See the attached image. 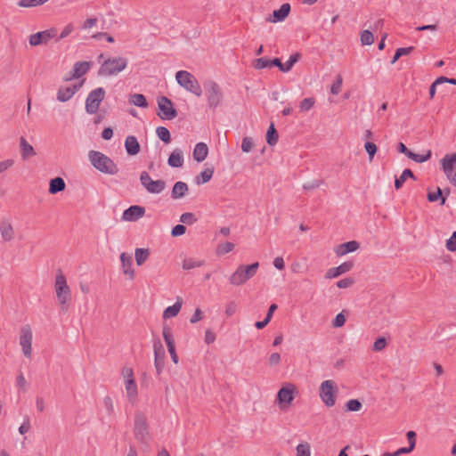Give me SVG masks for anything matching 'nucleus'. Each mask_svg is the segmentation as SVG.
<instances>
[{
    "label": "nucleus",
    "mask_w": 456,
    "mask_h": 456,
    "mask_svg": "<svg viewBox=\"0 0 456 456\" xmlns=\"http://www.w3.org/2000/svg\"><path fill=\"white\" fill-rule=\"evenodd\" d=\"M88 158L91 165L99 172L110 175L118 173L117 164L104 153L92 150L88 153Z\"/></svg>",
    "instance_id": "obj_1"
},
{
    "label": "nucleus",
    "mask_w": 456,
    "mask_h": 456,
    "mask_svg": "<svg viewBox=\"0 0 456 456\" xmlns=\"http://www.w3.org/2000/svg\"><path fill=\"white\" fill-rule=\"evenodd\" d=\"M55 292L62 311L68 310V302L71 299V291L67 284L66 277L61 270L55 278Z\"/></svg>",
    "instance_id": "obj_2"
},
{
    "label": "nucleus",
    "mask_w": 456,
    "mask_h": 456,
    "mask_svg": "<svg viewBox=\"0 0 456 456\" xmlns=\"http://www.w3.org/2000/svg\"><path fill=\"white\" fill-rule=\"evenodd\" d=\"M205 88V95L208 102V106L213 111L222 103L224 100V94L219 85L213 81L208 80L203 84Z\"/></svg>",
    "instance_id": "obj_3"
},
{
    "label": "nucleus",
    "mask_w": 456,
    "mask_h": 456,
    "mask_svg": "<svg viewBox=\"0 0 456 456\" xmlns=\"http://www.w3.org/2000/svg\"><path fill=\"white\" fill-rule=\"evenodd\" d=\"M259 263L255 262L248 265H240L237 270L231 275L229 281L231 284L240 286L250 280L256 273Z\"/></svg>",
    "instance_id": "obj_4"
},
{
    "label": "nucleus",
    "mask_w": 456,
    "mask_h": 456,
    "mask_svg": "<svg viewBox=\"0 0 456 456\" xmlns=\"http://www.w3.org/2000/svg\"><path fill=\"white\" fill-rule=\"evenodd\" d=\"M134 438L139 443L145 445L149 444L151 440V435L149 432L147 418L141 411L136 412L134 416Z\"/></svg>",
    "instance_id": "obj_5"
},
{
    "label": "nucleus",
    "mask_w": 456,
    "mask_h": 456,
    "mask_svg": "<svg viewBox=\"0 0 456 456\" xmlns=\"http://www.w3.org/2000/svg\"><path fill=\"white\" fill-rule=\"evenodd\" d=\"M175 79L180 86L200 97L202 94L201 86L196 77L186 70H179L175 74Z\"/></svg>",
    "instance_id": "obj_6"
},
{
    "label": "nucleus",
    "mask_w": 456,
    "mask_h": 456,
    "mask_svg": "<svg viewBox=\"0 0 456 456\" xmlns=\"http://www.w3.org/2000/svg\"><path fill=\"white\" fill-rule=\"evenodd\" d=\"M127 66V60L123 57L108 58L105 60L99 70V76H112L124 70Z\"/></svg>",
    "instance_id": "obj_7"
},
{
    "label": "nucleus",
    "mask_w": 456,
    "mask_h": 456,
    "mask_svg": "<svg viewBox=\"0 0 456 456\" xmlns=\"http://www.w3.org/2000/svg\"><path fill=\"white\" fill-rule=\"evenodd\" d=\"M338 388L334 380L327 379L322 382L319 395L327 407H332L336 403Z\"/></svg>",
    "instance_id": "obj_8"
},
{
    "label": "nucleus",
    "mask_w": 456,
    "mask_h": 456,
    "mask_svg": "<svg viewBox=\"0 0 456 456\" xmlns=\"http://www.w3.org/2000/svg\"><path fill=\"white\" fill-rule=\"evenodd\" d=\"M157 102V114L161 119L172 120L177 117V110L169 98L167 96H159Z\"/></svg>",
    "instance_id": "obj_9"
},
{
    "label": "nucleus",
    "mask_w": 456,
    "mask_h": 456,
    "mask_svg": "<svg viewBox=\"0 0 456 456\" xmlns=\"http://www.w3.org/2000/svg\"><path fill=\"white\" fill-rule=\"evenodd\" d=\"M105 90L102 87H97L91 91L86 100V110L88 114H95L101 102L104 100Z\"/></svg>",
    "instance_id": "obj_10"
},
{
    "label": "nucleus",
    "mask_w": 456,
    "mask_h": 456,
    "mask_svg": "<svg viewBox=\"0 0 456 456\" xmlns=\"http://www.w3.org/2000/svg\"><path fill=\"white\" fill-rule=\"evenodd\" d=\"M140 182L143 188L151 194H159L166 188V182L162 179L152 180L148 172L142 171L140 175Z\"/></svg>",
    "instance_id": "obj_11"
},
{
    "label": "nucleus",
    "mask_w": 456,
    "mask_h": 456,
    "mask_svg": "<svg viewBox=\"0 0 456 456\" xmlns=\"http://www.w3.org/2000/svg\"><path fill=\"white\" fill-rule=\"evenodd\" d=\"M295 394H297V387L292 383H287L282 386L276 396V400L278 403L281 405V408H283L284 404H290L295 398Z\"/></svg>",
    "instance_id": "obj_12"
},
{
    "label": "nucleus",
    "mask_w": 456,
    "mask_h": 456,
    "mask_svg": "<svg viewBox=\"0 0 456 456\" xmlns=\"http://www.w3.org/2000/svg\"><path fill=\"white\" fill-rule=\"evenodd\" d=\"M441 164L447 179L456 187V171L454 167L456 164V152L451 155L446 154L441 159Z\"/></svg>",
    "instance_id": "obj_13"
},
{
    "label": "nucleus",
    "mask_w": 456,
    "mask_h": 456,
    "mask_svg": "<svg viewBox=\"0 0 456 456\" xmlns=\"http://www.w3.org/2000/svg\"><path fill=\"white\" fill-rule=\"evenodd\" d=\"M154 350V365L156 373L158 376L163 371L165 367L166 352L164 346L159 339H157L153 343Z\"/></svg>",
    "instance_id": "obj_14"
},
{
    "label": "nucleus",
    "mask_w": 456,
    "mask_h": 456,
    "mask_svg": "<svg viewBox=\"0 0 456 456\" xmlns=\"http://www.w3.org/2000/svg\"><path fill=\"white\" fill-rule=\"evenodd\" d=\"M20 344L22 348L23 354L30 357L32 353V331L29 325H25L20 330Z\"/></svg>",
    "instance_id": "obj_15"
},
{
    "label": "nucleus",
    "mask_w": 456,
    "mask_h": 456,
    "mask_svg": "<svg viewBox=\"0 0 456 456\" xmlns=\"http://www.w3.org/2000/svg\"><path fill=\"white\" fill-rule=\"evenodd\" d=\"M57 29L51 28L49 29L37 32L29 37V44L31 46H37L42 44H46L50 39L55 37Z\"/></svg>",
    "instance_id": "obj_16"
},
{
    "label": "nucleus",
    "mask_w": 456,
    "mask_h": 456,
    "mask_svg": "<svg viewBox=\"0 0 456 456\" xmlns=\"http://www.w3.org/2000/svg\"><path fill=\"white\" fill-rule=\"evenodd\" d=\"M145 214V208L139 205H133L126 208L122 215V219L128 222H135Z\"/></svg>",
    "instance_id": "obj_17"
},
{
    "label": "nucleus",
    "mask_w": 456,
    "mask_h": 456,
    "mask_svg": "<svg viewBox=\"0 0 456 456\" xmlns=\"http://www.w3.org/2000/svg\"><path fill=\"white\" fill-rule=\"evenodd\" d=\"M354 265V264L353 261L344 262L343 264L339 265L337 267L330 268L325 273V278L326 279L337 278V277L351 271L353 269Z\"/></svg>",
    "instance_id": "obj_18"
},
{
    "label": "nucleus",
    "mask_w": 456,
    "mask_h": 456,
    "mask_svg": "<svg viewBox=\"0 0 456 456\" xmlns=\"http://www.w3.org/2000/svg\"><path fill=\"white\" fill-rule=\"evenodd\" d=\"M290 10V4L285 3L278 10H274L266 20L273 23L283 21L289 16Z\"/></svg>",
    "instance_id": "obj_19"
},
{
    "label": "nucleus",
    "mask_w": 456,
    "mask_h": 456,
    "mask_svg": "<svg viewBox=\"0 0 456 456\" xmlns=\"http://www.w3.org/2000/svg\"><path fill=\"white\" fill-rule=\"evenodd\" d=\"M82 83L75 84L70 86H61L57 93V100L65 102L69 101L81 87Z\"/></svg>",
    "instance_id": "obj_20"
},
{
    "label": "nucleus",
    "mask_w": 456,
    "mask_h": 456,
    "mask_svg": "<svg viewBox=\"0 0 456 456\" xmlns=\"http://www.w3.org/2000/svg\"><path fill=\"white\" fill-rule=\"evenodd\" d=\"M121 267L123 273L128 275L129 280H134L135 272L133 269V257L132 255L123 252L120 254Z\"/></svg>",
    "instance_id": "obj_21"
},
{
    "label": "nucleus",
    "mask_w": 456,
    "mask_h": 456,
    "mask_svg": "<svg viewBox=\"0 0 456 456\" xmlns=\"http://www.w3.org/2000/svg\"><path fill=\"white\" fill-rule=\"evenodd\" d=\"M280 64H281V59L278 57H275L272 60H269L266 57H261V58L256 59L253 61V67L256 69H263L265 68L271 69L273 67H277L278 69H280Z\"/></svg>",
    "instance_id": "obj_22"
},
{
    "label": "nucleus",
    "mask_w": 456,
    "mask_h": 456,
    "mask_svg": "<svg viewBox=\"0 0 456 456\" xmlns=\"http://www.w3.org/2000/svg\"><path fill=\"white\" fill-rule=\"evenodd\" d=\"M360 248V243L356 240H350L345 243H341L335 248L337 256H341L348 253L354 252Z\"/></svg>",
    "instance_id": "obj_23"
},
{
    "label": "nucleus",
    "mask_w": 456,
    "mask_h": 456,
    "mask_svg": "<svg viewBox=\"0 0 456 456\" xmlns=\"http://www.w3.org/2000/svg\"><path fill=\"white\" fill-rule=\"evenodd\" d=\"M20 151L23 160H27L37 154L34 147L22 136L20 138Z\"/></svg>",
    "instance_id": "obj_24"
},
{
    "label": "nucleus",
    "mask_w": 456,
    "mask_h": 456,
    "mask_svg": "<svg viewBox=\"0 0 456 456\" xmlns=\"http://www.w3.org/2000/svg\"><path fill=\"white\" fill-rule=\"evenodd\" d=\"M125 148L129 156H134L140 152L141 146L134 135H128L125 140Z\"/></svg>",
    "instance_id": "obj_25"
},
{
    "label": "nucleus",
    "mask_w": 456,
    "mask_h": 456,
    "mask_svg": "<svg viewBox=\"0 0 456 456\" xmlns=\"http://www.w3.org/2000/svg\"><path fill=\"white\" fill-rule=\"evenodd\" d=\"M189 191V187L186 183L178 181L176 182L171 191V198L173 200H178L184 197Z\"/></svg>",
    "instance_id": "obj_26"
},
{
    "label": "nucleus",
    "mask_w": 456,
    "mask_h": 456,
    "mask_svg": "<svg viewBox=\"0 0 456 456\" xmlns=\"http://www.w3.org/2000/svg\"><path fill=\"white\" fill-rule=\"evenodd\" d=\"M90 69L89 61H77L73 66V73L71 75V78H78L85 75ZM70 79V77H69ZM65 80H69V78H65Z\"/></svg>",
    "instance_id": "obj_27"
},
{
    "label": "nucleus",
    "mask_w": 456,
    "mask_h": 456,
    "mask_svg": "<svg viewBox=\"0 0 456 456\" xmlns=\"http://www.w3.org/2000/svg\"><path fill=\"white\" fill-rule=\"evenodd\" d=\"M167 164L172 167H181L183 165V155L180 149H175L169 155Z\"/></svg>",
    "instance_id": "obj_28"
},
{
    "label": "nucleus",
    "mask_w": 456,
    "mask_h": 456,
    "mask_svg": "<svg viewBox=\"0 0 456 456\" xmlns=\"http://www.w3.org/2000/svg\"><path fill=\"white\" fill-rule=\"evenodd\" d=\"M208 153V145L205 142H198L193 150V159L197 162H202L207 158Z\"/></svg>",
    "instance_id": "obj_29"
},
{
    "label": "nucleus",
    "mask_w": 456,
    "mask_h": 456,
    "mask_svg": "<svg viewBox=\"0 0 456 456\" xmlns=\"http://www.w3.org/2000/svg\"><path fill=\"white\" fill-rule=\"evenodd\" d=\"M65 187L66 184L64 180L61 177L57 176L50 180L48 191L51 194H56L58 192L64 191Z\"/></svg>",
    "instance_id": "obj_30"
},
{
    "label": "nucleus",
    "mask_w": 456,
    "mask_h": 456,
    "mask_svg": "<svg viewBox=\"0 0 456 456\" xmlns=\"http://www.w3.org/2000/svg\"><path fill=\"white\" fill-rule=\"evenodd\" d=\"M408 178H411L412 180L415 181L417 180V177L410 168L404 169L399 177H395V190L401 189Z\"/></svg>",
    "instance_id": "obj_31"
},
{
    "label": "nucleus",
    "mask_w": 456,
    "mask_h": 456,
    "mask_svg": "<svg viewBox=\"0 0 456 456\" xmlns=\"http://www.w3.org/2000/svg\"><path fill=\"white\" fill-rule=\"evenodd\" d=\"M182 305H183V301L178 298L177 301L173 305H170V306H167L164 312H163V318L164 319H171L173 317H175L181 308H182Z\"/></svg>",
    "instance_id": "obj_32"
},
{
    "label": "nucleus",
    "mask_w": 456,
    "mask_h": 456,
    "mask_svg": "<svg viewBox=\"0 0 456 456\" xmlns=\"http://www.w3.org/2000/svg\"><path fill=\"white\" fill-rule=\"evenodd\" d=\"M214 167H206L203 171H201L198 175H196L194 182L196 184L200 185L208 183L213 176L214 174Z\"/></svg>",
    "instance_id": "obj_33"
},
{
    "label": "nucleus",
    "mask_w": 456,
    "mask_h": 456,
    "mask_svg": "<svg viewBox=\"0 0 456 456\" xmlns=\"http://www.w3.org/2000/svg\"><path fill=\"white\" fill-rule=\"evenodd\" d=\"M0 232L3 239L5 241H10L14 237V231L12 224L7 221H3L0 224Z\"/></svg>",
    "instance_id": "obj_34"
},
{
    "label": "nucleus",
    "mask_w": 456,
    "mask_h": 456,
    "mask_svg": "<svg viewBox=\"0 0 456 456\" xmlns=\"http://www.w3.org/2000/svg\"><path fill=\"white\" fill-rule=\"evenodd\" d=\"M128 400L133 403L137 396V386L134 379H128L125 381Z\"/></svg>",
    "instance_id": "obj_35"
},
{
    "label": "nucleus",
    "mask_w": 456,
    "mask_h": 456,
    "mask_svg": "<svg viewBox=\"0 0 456 456\" xmlns=\"http://www.w3.org/2000/svg\"><path fill=\"white\" fill-rule=\"evenodd\" d=\"M266 142L270 146H274L279 139L278 132L274 126V124L271 122L265 135Z\"/></svg>",
    "instance_id": "obj_36"
},
{
    "label": "nucleus",
    "mask_w": 456,
    "mask_h": 456,
    "mask_svg": "<svg viewBox=\"0 0 456 456\" xmlns=\"http://www.w3.org/2000/svg\"><path fill=\"white\" fill-rule=\"evenodd\" d=\"M150 249L143 248H137L134 251V256L137 265L141 266L150 256Z\"/></svg>",
    "instance_id": "obj_37"
},
{
    "label": "nucleus",
    "mask_w": 456,
    "mask_h": 456,
    "mask_svg": "<svg viewBox=\"0 0 456 456\" xmlns=\"http://www.w3.org/2000/svg\"><path fill=\"white\" fill-rule=\"evenodd\" d=\"M427 198L429 202H436L440 200V205H444L446 200V199L443 196V191L440 187L436 188V191H429L427 195Z\"/></svg>",
    "instance_id": "obj_38"
},
{
    "label": "nucleus",
    "mask_w": 456,
    "mask_h": 456,
    "mask_svg": "<svg viewBox=\"0 0 456 456\" xmlns=\"http://www.w3.org/2000/svg\"><path fill=\"white\" fill-rule=\"evenodd\" d=\"M130 102L134 105L141 108H146L148 106V102L146 97L142 94H134L131 95Z\"/></svg>",
    "instance_id": "obj_39"
},
{
    "label": "nucleus",
    "mask_w": 456,
    "mask_h": 456,
    "mask_svg": "<svg viewBox=\"0 0 456 456\" xmlns=\"http://www.w3.org/2000/svg\"><path fill=\"white\" fill-rule=\"evenodd\" d=\"M204 265V261L195 260L191 257L184 258L183 262V270H191L196 267H200Z\"/></svg>",
    "instance_id": "obj_40"
},
{
    "label": "nucleus",
    "mask_w": 456,
    "mask_h": 456,
    "mask_svg": "<svg viewBox=\"0 0 456 456\" xmlns=\"http://www.w3.org/2000/svg\"><path fill=\"white\" fill-rule=\"evenodd\" d=\"M156 134L163 142L167 144L171 142V134L167 127L158 126L156 129Z\"/></svg>",
    "instance_id": "obj_41"
},
{
    "label": "nucleus",
    "mask_w": 456,
    "mask_h": 456,
    "mask_svg": "<svg viewBox=\"0 0 456 456\" xmlns=\"http://www.w3.org/2000/svg\"><path fill=\"white\" fill-rule=\"evenodd\" d=\"M431 156H432L431 151H428L425 155L417 154V153H414L411 151L409 154L408 158L417 163H423V162H426L428 159H430Z\"/></svg>",
    "instance_id": "obj_42"
},
{
    "label": "nucleus",
    "mask_w": 456,
    "mask_h": 456,
    "mask_svg": "<svg viewBox=\"0 0 456 456\" xmlns=\"http://www.w3.org/2000/svg\"><path fill=\"white\" fill-rule=\"evenodd\" d=\"M362 407V403L358 399H350L345 405L346 411H359Z\"/></svg>",
    "instance_id": "obj_43"
},
{
    "label": "nucleus",
    "mask_w": 456,
    "mask_h": 456,
    "mask_svg": "<svg viewBox=\"0 0 456 456\" xmlns=\"http://www.w3.org/2000/svg\"><path fill=\"white\" fill-rule=\"evenodd\" d=\"M360 39L362 45H370L374 42L373 34L369 29H365L361 33Z\"/></svg>",
    "instance_id": "obj_44"
},
{
    "label": "nucleus",
    "mask_w": 456,
    "mask_h": 456,
    "mask_svg": "<svg viewBox=\"0 0 456 456\" xmlns=\"http://www.w3.org/2000/svg\"><path fill=\"white\" fill-rule=\"evenodd\" d=\"M162 334L167 347L175 346V340L173 338L172 330L168 326L165 325L163 327Z\"/></svg>",
    "instance_id": "obj_45"
},
{
    "label": "nucleus",
    "mask_w": 456,
    "mask_h": 456,
    "mask_svg": "<svg viewBox=\"0 0 456 456\" xmlns=\"http://www.w3.org/2000/svg\"><path fill=\"white\" fill-rule=\"evenodd\" d=\"M234 248V244L229 241H226L224 243H221L216 248V254L217 255H224L231 251H232Z\"/></svg>",
    "instance_id": "obj_46"
},
{
    "label": "nucleus",
    "mask_w": 456,
    "mask_h": 456,
    "mask_svg": "<svg viewBox=\"0 0 456 456\" xmlns=\"http://www.w3.org/2000/svg\"><path fill=\"white\" fill-rule=\"evenodd\" d=\"M364 149L368 153L370 161H372L375 154L378 151V146L372 142L366 141L364 143Z\"/></svg>",
    "instance_id": "obj_47"
},
{
    "label": "nucleus",
    "mask_w": 456,
    "mask_h": 456,
    "mask_svg": "<svg viewBox=\"0 0 456 456\" xmlns=\"http://www.w3.org/2000/svg\"><path fill=\"white\" fill-rule=\"evenodd\" d=\"M48 0H20L18 5L20 7H35L46 3Z\"/></svg>",
    "instance_id": "obj_48"
},
{
    "label": "nucleus",
    "mask_w": 456,
    "mask_h": 456,
    "mask_svg": "<svg viewBox=\"0 0 456 456\" xmlns=\"http://www.w3.org/2000/svg\"><path fill=\"white\" fill-rule=\"evenodd\" d=\"M314 103H315V99L314 97L305 98L303 101H301V102L299 104L300 111L305 112V111L310 110L313 108V106L314 105Z\"/></svg>",
    "instance_id": "obj_49"
},
{
    "label": "nucleus",
    "mask_w": 456,
    "mask_h": 456,
    "mask_svg": "<svg viewBox=\"0 0 456 456\" xmlns=\"http://www.w3.org/2000/svg\"><path fill=\"white\" fill-rule=\"evenodd\" d=\"M342 83V76L340 74L337 75L335 81L331 85L330 93L335 95L338 94L339 92L341 91Z\"/></svg>",
    "instance_id": "obj_50"
},
{
    "label": "nucleus",
    "mask_w": 456,
    "mask_h": 456,
    "mask_svg": "<svg viewBox=\"0 0 456 456\" xmlns=\"http://www.w3.org/2000/svg\"><path fill=\"white\" fill-rule=\"evenodd\" d=\"M310 445L308 443L299 444L297 446V456H310Z\"/></svg>",
    "instance_id": "obj_51"
},
{
    "label": "nucleus",
    "mask_w": 456,
    "mask_h": 456,
    "mask_svg": "<svg viewBox=\"0 0 456 456\" xmlns=\"http://www.w3.org/2000/svg\"><path fill=\"white\" fill-rule=\"evenodd\" d=\"M180 221L183 224L191 225L197 221V218L193 213L186 212L181 215Z\"/></svg>",
    "instance_id": "obj_52"
},
{
    "label": "nucleus",
    "mask_w": 456,
    "mask_h": 456,
    "mask_svg": "<svg viewBox=\"0 0 456 456\" xmlns=\"http://www.w3.org/2000/svg\"><path fill=\"white\" fill-rule=\"evenodd\" d=\"M407 440L409 443V446L406 449L411 452L415 449L416 446V433L412 430H410L406 434Z\"/></svg>",
    "instance_id": "obj_53"
},
{
    "label": "nucleus",
    "mask_w": 456,
    "mask_h": 456,
    "mask_svg": "<svg viewBox=\"0 0 456 456\" xmlns=\"http://www.w3.org/2000/svg\"><path fill=\"white\" fill-rule=\"evenodd\" d=\"M346 322V318L345 314L342 313H339L336 315L334 320L332 321V327L334 328H340L345 325Z\"/></svg>",
    "instance_id": "obj_54"
},
{
    "label": "nucleus",
    "mask_w": 456,
    "mask_h": 456,
    "mask_svg": "<svg viewBox=\"0 0 456 456\" xmlns=\"http://www.w3.org/2000/svg\"><path fill=\"white\" fill-rule=\"evenodd\" d=\"M254 146L253 140L250 137H244L241 142V151L243 152H249Z\"/></svg>",
    "instance_id": "obj_55"
},
{
    "label": "nucleus",
    "mask_w": 456,
    "mask_h": 456,
    "mask_svg": "<svg viewBox=\"0 0 456 456\" xmlns=\"http://www.w3.org/2000/svg\"><path fill=\"white\" fill-rule=\"evenodd\" d=\"M387 346V339L384 337H379L376 338L372 350L373 351H381L383 350Z\"/></svg>",
    "instance_id": "obj_56"
},
{
    "label": "nucleus",
    "mask_w": 456,
    "mask_h": 456,
    "mask_svg": "<svg viewBox=\"0 0 456 456\" xmlns=\"http://www.w3.org/2000/svg\"><path fill=\"white\" fill-rule=\"evenodd\" d=\"M103 404L107 411L108 415L112 416L114 414V405H113V401H112L111 397L105 396L103 399Z\"/></svg>",
    "instance_id": "obj_57"
},
{
    "label": "nucleus",
    "mask_w": 456,
    "mask_h": 456,
    "mask_svg": "<svg viewBox=\"0 0 456 456\" xmlns=\"http://www.w3.org/2000/svg\"><path fill=\"white\" fill-rule=\"evenodd\" d=\"M354 283V280L352 277L344 278L337 282V287L339 289H346L351 287Z\"/></svg>",
    "instance_id": "obj_58"
},
{
    "label": "nucleus",
    "mask_w": 456,
    "mask_h": 456,
    "mask_svg": "<svg viewBox=\"0 0 456 456\" xmlns=\"http://www.w3.org/2000/svg\"><path fill=\"white\" fill-rule=\"evenodd\" d=\"M446 248L449 251H456V232H453L449 240H446Z\"/></svg>",
    "instance_id": "obj_59"
},
{
    "label": "nucleus",
    "mask_w": 456,
    "mask_h": 456,
    "mask_svg": "<svg viewBox=\"0 0 456 456\" xmlns=\"http://www.w3.org/2000/svg\"><path fill=\"white\" fill-rule=\"evenodd\" d=\"M186 232V227L183 224H176L172 228L171 235L173 237H178L183 235Z\"/></svg>",
    "instance_id": "obj_60"
},
{
    "label": "nucleus",
    "mask_w": 456,
    "mask_h": 456,
    "mask_svg": "<svg viewBox=\"0 0 456 456\" xmlns=\"http://www.w3.org/2000/svg\"><path fill=\"white\" fill-rule=\"evenodd\" d=\"M92 37L96 40H100V39L103 38V39H106V41L109 43H113L115 41L114 37L112 36H110V34L105 33V32H97L94 35H93Z\"/></svg>",
    "instance_id": "obj_61"
},
{
    "label": "nucleus",
    "mask_w": 456,
    "mask_h": 456,
    "mask_svg": "<svg viewBox=\"0 0 456 456\" xmlns=\"http://www.w3.org/2000/svg\"><path fill=\"white\" fill-rule=\"evenodd\" d=\"M322 183V180L315 179L311 182L303 184V188L305 191H310L318 188Z\"/></svg>",
    "instance_id": "obj_62"
},
{
    "label": "nucleus",
    "mask_w": 456,
    "mask_h": 456,
    "mask_svg": "<svg viewBox=\"0 0 456 456\" xmlns=\"http://www.w3.org/2000/svg\"><path fill=\"white\" fill-rule=\"evenodd\" d=\"M73 29H74V26L72 25V23H69L63 28V30L61 31V35L56 39V42L60 41L61 39H63V38L67 37L73 31Z\"/></svg>",
    "instance_id": "obj_63"
},
{
    "label": "nucleus",
    "mask_w": 456,
    "mask_h": 456,
    "mask_svg": "<svg viewBox=\"0 0 456 456\" xmlns=\"http://www.w3.org/2000/svg\"><path fill=\"white\" fill-rule=\"evenodd\" d=\"M237 310V305L234 301H230L227 305H226V309H225V314L230 317L232 316V314H235Z\"/></svg>",
    "instance_id": "obj_64"
}]
</instances>
